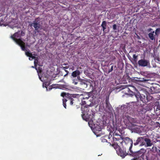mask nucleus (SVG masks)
Masks as SVG:
<instances>
[{
  "instance_id": "27",
  "label": "nucleus",
  "mask_w": 160,
  "mask_h": 160,
  "mask_svg": "<svg viewBox=\"0 0 160 160\" xmlns=\"http://www.w3.org/2000/svg\"><path fill=\"white\" fill-rule=\"evenodd\" d=\"M25 54L28 57H30V56H31V55L32 54V53L31 52H30L28 51H26L25 52Z\"/></svg>"
},
{
  "instance_id": "46",
  "label": "nucleus",
  "mask_w": 160,
  "mask_h": 160,
  "mask_svg": "<svg viewBox=\"0 0 160 160\" xmlns=\"http://www.w3.org/2000/svg\"><path fill=\"white\" fill-rule=\"evenodd\" d=\"M132 160H138V159L137 158H136Z\"/></svg>"
},
{
  "instance_id": "32",
  "label": "nucleus",
  "mask_w": 160,
  "mask_h": 160,
  "mask_svg": "<svg viewBox=\"0 0 160 160\" xmlns=\"http://www.w3.org/2000/svg\"><path fill=\"white\" fill-rule=\"evenodd\" d=\"M95 129L97 131H101V128L100 127H95Z\"/></svg>"
},
{
  "instance_id": "38",
  "label": "nucleus",
  "mask_w": 160,
  "mask_h": 160,
  "mask_svg": "<svg viewBox=\"0 0 160 160\" xmlns=\"http://www.w3.org/2000/svg\"><path fill=\"white\" fill-rule=\"evenodd\" d=\"M3 21H4V20H3L2 19V18L0 19V22H2Z\"/></svg>"
},
{
  "instance_id": "21",
  "label": "nucleus",
  "mask_w": 160,
  "mask_h": 160,
  "mask_svg": "<svg viewBox=\"0 0 160 160\" xmlns=\"http://www.w3.org/2000/svg\"><path fill=\"white\" fill-rule=\"evenodd\" d=\"M67 99L66 98H64L63 99V107L65 108H66V102L67 101Z\"/></svg>"
},
{
  "instance_id": "40",
  "label": "nucleus",
  "mask_w": 160,
  "mask_h": 160,
  "mask_svg": "<svg viewBox=\"0 0 160 160\" xmlns=\"http://www.w3.org/2000/svg\"><path fill=\"white\" fill-rule=\"evenodd\" d=\"M64 70L65 71V72H67V73H69V72L68 70H66V69Z\"/></svg>"
},
{
  "instance_id": "44",
  "label": "nucleus",
  "mask_w": 160,
  "mask_h": 160,
  "mask_svg": "<svg viewBox=\"0 0 160 160\" xmlns=\"http://www.w3.org/2000/svg\"><path fill=\"white\" fill-rule=\"evenodd\" d=\"M68 73H67L66 74H65L64 75V77H65L66 76H67L68 74Z\"/></svg>"
},
{
  "instance_id": "43",
  "label": "nucleus",
  "mask_w": 160,
  "mask_h": 160,
  "mask_svg": "<svg viewBox=\"0 0 160 160\" xmlns=\"http://www.w3.org/2000/svg\"><path fill=\"white\" fill-rule=\"evenodd\" d=\"M3 15L2 13H0V17L2 16Z\"/></svg>"
},
{
  "instance_id": "47",
  "label": "nucleus",
  "mask_w": 160,
  "mask_h": 160,
  "mask_svg": "<svg viewBox=\"0 0 160 160\" xmlns=\"http://www.w3.org/2000/svg\"><path fill=\"white\" fill-rule=\"evenodd\" d=\"M123 133V131H121V134H122Z\"/></svg>"
},
{
  "instance_id": "3",
  "label": "nucleus",
  "mask_w": 160,
  "mask_h": 160,
  "mask_svg": "<svg viewBox=\"0 0 160 160\" xmlns=\"http://www.w3.org/2000/svg\"><path fill=\"white\" fill-rule=\"evenodd\" d=\"M114 146L117 153L122 158H124L128 155V153L126 152V149L127 148H128V147H125V145L118 146L117 145H114Z\"/></svg>"
},
{
  "instance_id": "19",
  "label": "nucleus",
  "mask_w": 160,
  "mask_h": 160,
  "mask_svg": "<svg viewBox=\"0 0 160 160\" xmlns=\"http://www.w3.org/2000/svg\"><path fill=\"white\" fill-rule=\"evenodd\" d=\"M82 99V104L84 105L85 104H87V105L88 106H90L91 104V103H90V104H88V102L90 101V100H87L85 99H83L82 98H81Z\"/></svg>"
},
{
  "instance_id": "9",
  "label": "nucleus",
  "mask_w": 160,
  "mask_h": 160,
  "mask_svg": "<svg viewBox=\"0 0 160 160\" xmlns=\"http://www.w3.org/2000/svg\"><path fill=\"white\" fill-rule=\"evenodd\" d=\"M149 64V62L145 59H141L138 62V64L140 67H145Z\"/></svg>"
},
{
  "instance_id": "23",
  "label": "nucleus",
  "mask_w": 160,
  "mask_h": 160,
  "mask_svg": "<svg viewBox=\"0 0 160 160\" xmlns=\"http://www.w3.org/2000/svg\"><path fill=\"white\" fill-rule=\"evenodd\" d=\"M35 68L37 70L38 73H40L42 72V68L40 67H39L37 68L36 67H35Z\"/></svg>"
},
{
  "instance_id": "17",
  "label": "nucleus",
  "mask_w": 160,
  "mask_h": 160,
  "mask_svg": "<svg viewBox=\"0 0 160 160\" xmlns=\"http://www.w3.org/2000/svg\"><path fill=\"white\" fill-rule=\"evenodd\" d=\"M91 96V94L90 92L88 93L87 94L82 95V98L83 99H85L87 100H89L88 99Z\"/></svg>"
},
{
  "instance_id": "26",
  "label": "nucleus",
  "mask_w": 160,
  "mask_h": 160,
  "mask_svg": "<svg viewBox=\"0 0 160 160\" xmlns=\"http://www.w3.org/2000/svg\"><path fill=\"white\" fill-rule=\"evenodd\" d=\"M38 62V59L37 57L35 59V60L34 61V67H37V64Z\"/></svg>"
},
{
  "instance_id": "49",
  "label": "nucleus",
  "mask_w": 160,
  "mask_h": 160,
  "mask_svg": "<svg viewBox=\"0 0 160 160\" xmlns=\"http://www.w3.org/2000/svg\"><path fill=\"white\" fill-rule=\"evenodd\" d=\"M119 132H120V130H119Z\"/></svg>"
},
{
  "instance_id": "8",
  "label": "nucleus",
  "mask_w": 160,
  "mask_h": 160,
  "mask_svg": "<svg viewBox=\"0 0 160 160\" xmlns=\"http://www.w3.org/2000/svg\"><path fill=\"white\" fill-rule=\"evenodd\" d=\"M135 96L137 99L138 101V99L140 98V100L142 101L143 103H146L149 101L147 97H146L143 94H140L139 92L135 94Z\"/></svg>"
},
{
  "instance_id": "12",
  "label": "nucleus",
  "mask_w": 160,
  "mask_h": 160,
  "mask_svg": "<svg viewBox=\"0 0 160 160\" xmlns=\"http://www.w3.org/2000/svg\"><path fill=\"white\" fill-rule=\"evenodd\" d=\"M119 139H118L115 140H114L113 141L114 143L112 144V147L115 148L114 145H117L118 146H120L124 145L123 144V139H122V141H120Z\"/></svg>"
},
{
  "instance_id": "37",
  "label": "nucleus",
  "mask_w": 160,
  "mask_h": 160,
  "mask_svg": "<svg viewBox=\"0 0 160 160\" xmlns=\"http://www.w3.org/2000/svg\"><path fill=\"white\" fill-rule=\"evenodd\" d=\"M72 83L73 84H74V85H77L78 83V82L75 81V80L73 81Z\"/></svg>"
},
{
  "instance_id": "41",
  "label": "nucleus",
  "mask_w": 160,
  "mask_h": 160,
  "mask_svg": "<svg viewBox=\"0 0 160 160\" xmlns=\"http://www.w3.org/2000/svg\"><path fill=\"white\" fill-rule=\"evenodd\" d=\"M142 145H144L145 144V143L144 142H142V144H141Z\"/></svg>"
},
{
  "instance_id": "22",
  "label": "nucleus",
  "mask_w": 160,
  "mask_h": 160,
  "mask_svg": "<svg viewBox=\"0 0 160 160\" xmlns=\"http://www.w3.org/2000/svg\"><path fill=\"white\" fill-rule=\"evenodd\" d=\"M105 102H106V107H108L109 108L111 106L110 104V103L109 102L108 100L107 99L105 100Z\"/></svg>"
},
{
  "instance_id": "48",
  "label": "nucleus",
  "mask_w": 160,
  "mask_h": 160,
  "mask_svg": "<svg viewBox=\"0 0 160 160\" xmlns=\"http://www.w3.org/2000/svg\"><path fill=\"white\" fill-rule=\"evenodd\" d=\"M32 68H35V67H34V66H32Z\"/></svg>"
},
{
  "instance_id": "15",
  "label": "nucleus",
  "mask_w": 160,
  "mask_h": 160,
  "mask_svg": "<svg viewBox=\"0 0 160 160\" xmlns=\"http://www.w3.org/2000/svg\"><path fill=\"white\" fill-rule=\"evenodd\" d=\"M81 73L78 70H76L73 72L72 73V76L73 77H76L78 76H79Z\"/></svg>"
},
{
  "instance_id": "36",
  "label": "nucleus",
  "mask_w": 160,
  "mask_h": 160,
  "mask_svg": "<svg viewBox=\"0 0 160 160\" xmlns=\"http://www.w3.org/2000/svg\"><path fill=\"white\" fill-rule=\"evenodd\" d=\"M77 77V78L78 79V80L79 81V82H80V80L81 79H82L81 78H80V77L79 76H78Z\"/></svg>"
},
{
  "instance_id": "13",
  "label": "nucleus",
  "mask_w": 160,
  "mask_h": 160,
  "mask_svg": "<svg viewBox=\"0 0 160 160\" xmlns=\"http://www.w3.org/2000/svg\"><path fill=\"white\" fill-rule=\"evenodd\" d=\"M144 140L146 142V144L145 146L146 147H149L151 146L152 145V142L151 140L148 138H145L144 137Z\"/></svg>"
},
{
  "instance_id": "18",
  "label": "nucleus",
  "mask_w": 160,
  "mask_h": 160,
  "mask_svg": "<svg viewBox=\"0 0 160 160\" xmlns=\"http://www.w3.org/2000/svg\"><path fill=\"white\" fill-rule=\"evenodd\" d=\"M101 27L102 28V31L103 32H105V30L106 29V27L107 26V22L105 21H103L101 25Z\"/></svg>"
},
{
  "instance_id": "29",
  "label": "nucleus",
  "mask_w": 160,
  "mask_h": 160,
  "mask_svg": "<svg viewBox=\"0 0 160 160\" xmlns=\"http://www.w3.org/2000/svg\"><path fill=\"white\" fill-rule=\"evenodd\" d=\"M144 82L146 83H150L151 84H152V83H151L149 82H151V80H147V79H144Z\"/></svg>"
},
{
  "instance_id": "14",
  "label": "nucleus",
  "mask_w": 160,
  "mask_h": 160,
  "mask_svg": "<svg viewBox=\"0 0 160 160\" xmlns=\"http://www.w3.org/2000/svg\"><path fill=\"white\" fill-rule=\"evenodd\" d=\"M144 137H139L136 140V142L134 143V145H138L139 143L142 142L144 140Z\"/></svg>"
},
{
  "instance_id": "5",
  "label": "nucleus",
  "mask_w": 160,
  "mask_h": 160,
  "mask_svg": "<svg viewBox=\"0 0 160 160\" xmlns=\"http://www.w3.org/2000/svg\"><path fill=\"white\" fill-rule=\"evenodd\" d=\"M137 112V115L139 117L143 118L145 117V113L147 112V110L145 108L141 106L138 107Z\"/></svg>"
},
{
  "instance_id": "24",
  "label": "nucleus",
  "mask_w": 160,
  "mask_h": 160,
  "mask_svg": "<svg viewBox=\"0 0 160 160\" xmlns=\"http://www.w3.org/2000/svg\"><path fill=\"white\" fill-rule=\"evenodd\" d=\"M94 117H92L90 120L89 119V118L88 119V120L89 121L88 122V124L90 125V124H92L93 122V119H94Z\"/></svg>"
},
{
  "instance_id": "20",
  "label": "nucleus",
  "mask_w": 160,
  "mask_h": 160,
  "mask_svg": "<svg viewBox=\"0 0 160 160\" xmlns=\"http://www.w3.org/2000/svg\"><path fill=\"white\" fill-rule=\"evenodd\" d=\"M154 32V31H153L152 32V33H150L148 34V36L149 38L151 40H155V38L154 36V34L153 33Z\"/></svg>"
},
{
  "instance_id": "11",
  "label": "nucleus",
  "mask_w": 160,
  "mask_h": 160,
  "mask_svg": "<svg viewBox=\"0 0 160 160\" xmlns=\"http://www.w3.org/2000/svg\"><path fill=\"white\" fill-rule=\"evenodd\" d=\"M122 136L118 134L116 132H115L113 134V141L119 139L120 141H122Z\"/></svg>"
},
{
  "instance_id": "6",
  "label": "nucleus",
  "mask_w": 160,
  "mask_h": 160,
  "mask_svg": "<svg viewBox=\"0 0 160 160\" xmlns=\"http://www.w3.org/2000/svg\"><path fill=\"white\" fill-rule=\"evenodd\" d=\"M31 25L33 26L35 28V31L38 32H39L42 29V27L39 21L37 19H35Z\"/></svg>"
},
{
  "instance_id": "16",
  "label": "nucleus",
  "mask_w": 160,
  "mask_h": 160,
  "mask_svg": "<svg viewBox=\"0 0 160 160\" xmlns=\"http://www.w3.org/2000/svg\"><path fill=\"white\" fill-rule=\"evenodd\" d=\"M150 89L152 91V93H157L158 92V89L156 87L154 86L151 87Z\"/></svg>"
},
{
  "instance_id": "4",
  "label": "nucleus",
  "mask_w": 160,
  "mask_h": 160,
  "mask_svg": "<svg viewBox=\"0 0 160 160\" xmlns=\"http://www.w3.org/2000/svg\"><path fill=\"white\" fill-rule=\"evenodd\" d=\"M122 139H123V144L125 145V147H128V148H129V151L131 153V154H129L130 155H132L133 156H134V154L135 153H133L131 150L133 144L132 140L128 137H122Z\"/></svg>"
},
{
  "instance_id": "52",
  "label": "nucleus",
  "mask_w": 160,
  "mask_h": 160,
  "mask_svg": "<svg viewBox=\"0 0 160 160\" xmlns=\"http://www.w3.org/2000/svg\"><path fill=\"white\" fill-rule=\"evenodd\" d=\"M29 59L30 60H31V59H30V58H29Z\"/></svg>"
},
{
  "instance_id": "1",
  "label": "nucleus",
  "mask_w": 160,
  "mask_h": 160,
  "mask_svg": "<svg viewBox=\"0 0 160 160\" xmlns=\"http://www.w3.org/2000/svg\"><path fill=\"white\" fill-rule=\"evenodd\" d=\"M123 122L126 126L128 128H132L136 126V124L139 123V121L136 118L131 117L128 116H125L123 117Z\"/></svg>"
},
{
  "instance_id": "28",
  "label": "nucleus",
  "mask_w": 160,
  "mask_h": 160,
  "mask_svg": "<svg viewBox=\"0 0 160 160\" xmlns=\"http://www.w3.org/2000/svg\"><path fill=\"white\" fill-rule=\"evenodd\" d=\"M160 32V28H157L156 29L155 34L156 35L158 34Z\"/></svg>"
},
{
  "instance_id": "39",
  "label": "nucleus",
  "mask_w": 160,
  "mask_h": 160,
  "mask_svg": "<svg viewBox=\"0 0 160 160\" xmlns=\"http://www.w3.org/2000/svg\"><path fill=\"white\" fill-rule=\"evenodd\" d=\"M152 29L151 28H149L148 29V30L149 32H150V31H152Z\"/></svg>"
},
{
  "instance_id": "42",
  "label": "nucleus",
  "mask_w": 160,
  "mask_h": 160,
  "mask_svg": "<svg viewBox=\"0 0 160 160\" xmlns=\"http://www.w3.org/2000/svg\"><path fill=\"white\" fill-rule=\"evenodd\" d=\"M45 83H46L45 84L46 85H49V83H48V84H47V82H45Z\"/></svg>"
},
{
  "instance_id": "7",
  "label": "nucleus",
  "mask_w": 160,
  "mask_h": 160,
  "mask_svg": "<svg viewBox=\"0 0 160 160\" xmlns=\"http://www.w3.org/2000/svg\"><path fill=\"white\" fill-rule=\"evenodd\" d=\"M61 96L63 98H65L66 99H67V101H69L70 102V104L71 105H73L74 100L72 98L73 97L72 96V94H69V93H66L65 92H63L61 93Z\"/></svg>"
},
{
  "instance_id": "35",
  "label": "nucleus",
  "mask_w": 160,
  "mask_h": 160,
  "mask_svg": "<svg viewBox=\"0 0 160 160\" xmlns=\"http://www.w3.org/2000/svg\"><path fill=\"white\" fill-rule=\"evenodd\" d=\"M29 58H31L32 59H35L37 58L36 57H35V56H33L32 55V54L31 55V56H30V57Z\"/></svg>"
},
{
  "instance_id": "50",
  "label": "nucleus",
  "mask_w": 160,
  "mask_h": 160,
  "mask_svg": "<svg viewBox=\"0 0 160 160\" xmlns=\"http://www.w3.org/2000/svg\"><path fill=\"white\" fill-rule=\"evenodd\" d=\"M21 33H22V31H21Z\"/></svg>"
},
{
  "instance_id": "45",
  "label": "nucleus",
  "mask_w": 160,
  "mask_h": 160,
  "mask_svg": "<svg viewBox=\"0 0 160 160\" xmlns=\"http://www.w3.org/2000/svg\"><path fill=\"white\" fill-rule=\"evenodd\" d=\"M133 88H134V89H135V91H137V90L136 88L134 87H133Z\"/></svg>"
},
{
  "instance_id": "2",
  "label": "nucleus",
  "mask_w": 160,
  "mask_h": 160,
  "mask_svg": "<svg viewBox=\"0 0 160 160\" xmlns=\"http://www.w3.org/2000/svg\"><path fill=\"white\" fill-rule=\"evenodd\" d=\"M18 32H15L13 35L11 36L13 41H14L18 44L21 48L22 50L23 51H27L25 47V43L22 41L20 38L17 39L16 38H19L20 36L18 35Z\"/></svg>"
},
{
  "instance_id": "30",
  "label": "nucleus",
  "mask_w": 160,
  "mask_h": 160,
  "mask_svg": "<svg viewBox=\"0 0 160 160\" xmlns=\"http://www.w3.org/2000/svg\"><path fill=\"white\" fill-rule=\"evenodd\" d=\"M113 66H111V67L109 69L108 71V73H109L110 72H112L113 70Z\"/></svg>"
},
{
  "instance_id": "34",
  "label": "nucleus",
  "mask_w": 160,
  "mask_h": 160,
  "mask_svg": "<svg viewBox=\"0 0 160 160\" xmlns=\"http://www.w3.org/2000/svg\"><path fill=\"white\" fill-rule=\"evenodd\" d=\"M82 117L83 119H85L86 121H87L88 118H87L86 119H84L85 114H83L82 115Z\"/></svg>"
},
{
  "instance_id": "33",
  "label": "nucleus",
  "mask_w": 160,
  "mask_h": 160,
  "mask_svg": "<svg viewBox=\"0 0 160 160\" xmlns=\"http://www.w3.org/2000/svg\"><path fill=\"white\" fill-rule=\"evenodd\" d=\"M69 67L68 66H65V67H62L61 68L63 70H65L66 69H68V68Z\"/></svg>"
},
{
  "instance_id": "25",
  "label": "nucleus",
  "mask_w": 160,
  "mask_h": 160,
  "mask_svg": "<svg viewBox=\"0 0 160 160\" xmlns=\"http://www.w3.org/2000/svg\"><path fill=\"white\" fill-rule=\"evenodd\" d=\"M138 56L136 54H133V59L135 62H136L138 60Z\"/></svg>"
},
{
  "instance_id": "31",
  "label": "nucleus",
  "mask_w": 160,
  "mask_h": 160,
  "mask_svg": "<svg viewBox=\"0 0 160 160\" xmlns=\"http://www.w3.org/2000/svg\"><path fill=\"white\" fill-rule=\"evenodd\" d=\"M113 29L114 30H116L117 29V25L116 24H114L113 26Z\"/></svg>"
},
{
  "instance_id": "10",
  "label": "nucleus",
  "mask_w": 160,
  "mask_h": 160,
  "mask_svg": "<svg viewBox=\"0 0 160 160\" xmlns=\"http://www.w3.org/2000/svg\"><path fill=\"white\" fill-rule=\"evenodd\" d=\"M88 82L91 83V82H92L90 80H88L85 79H81L80 84L81 85L83 86V88H86L88 86V84L87 83Z\"/></svg>"
},
{
  "instance_id": "51",
  "label": "nucleus",
  "mask_w": 160,
  "mask_h": 160,
  "mask_svg": "<svg viewBox=\"0 0 160 160\" xmlns=\"http://www.w3.org/2000/svg\"><path fill=\"white\" fill-rule=\"evenodd\" d=\"M64 64L65 65H66L67 64Z\"/></svg>"
}]
</instances>
